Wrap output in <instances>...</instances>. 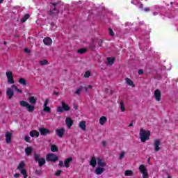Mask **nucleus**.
<instances>
[{
    "label": "nucleus",
    "mask_w": 178,
    "mask_h": 178,
    "mask_svg": "<svg viewBox=\"0 0 178 178\" xmlns=\"http://www.w3.org/2000/svg\"><path fill=\"white\" fill-rule=\"evenodd\" d=\"M148 161H149V159H148Z\"/></svg>",
    "instance_id": "obj_62"
},
{
    "label": "nucleus",
    "mask_w": 178,
    "mask_h": 178,
    "mask_svg": "<svg viewBox=\"0 0 178 178\" xmlns=\"http://www.w3.org/2000/svg\"><path fill=\"white\" fill-rule=\"evenodd\" d=\"M140 141L142 143H145V141H148L149 140V136H151V132L148 130H145L144 129H141L139 133Z\"/></svg>",
    "instance_id": "obj_2"
},
{
    "label": "nucleus",
    "mask_w": 178,
    "mask_h": 178,
    "mask_svg": "<svg viewBox=\"0 0 178 178\" xmlns=\"http://www.w3.org/2000/svg\"><path fill=\"white\" fill-rule=\"evenodd\" d=\"M153 15L154 16H156V15H158V13H154Z\"/></svg>",
    "instance_id": "obj_56"
},
{
    "label": "nucleus",
    "mask_w": 178,
    "mask_h": 178,
    "mask_svg": "<svg viewBox=\"0 0 178 178\" xmlns=\"http://www.w3.org/2000/svg\"><path fill=\"white\" fill-rule=\"evenodd\" d=\"M105 169L104 168L98 167L95 170L96 175H102Z\"/></svg>",
    "instance_id": "obj_24"
},
{
    "label": "nucleus",
    "mask_w": 178,
    "mask_h": 178,
    "mask_svg": "<svg viewBox=\"0 0 178 178\" xmlns=\"http://www.w3.org/2000/svg\"><path fill=\"white\" fill-rule=\"evenodd\" d=\"M65 128L62 127V128H59L56 129V136H58V137H59V138H62V137H63V136H65Z\"/></svg>",
    "instance_id": "obj_6"
},
{
    "label": "nucleus",
    "mask_w": 178,
    "mask_h": 178,
    "mask_svg": "<svg viewBox=\"0 0 178 178\" xmlns=\"http://www.w3.org/2000/svg\"><path fill=\"white\" fill-rule=\"evenodd\" d=\"M58 166H63V161H59Z\"/></svg>",
    "instance_id": "obj_49"
},
{
    "label": "nucleus",
    "mask_w": 178,
    "mask_h": 178,
    "mask_svg": "<svg viewBox=\"0 0 178 178\" xmlns=\"http://www.w3.org/2000/svg\"><path fill=\"white\" fill-rule=\"evenodd\" d=\"M47 161H49L50 162H56V161H58V156L54 154H49L47 156Z\"/></svg>",
    "instance_id": "obj_7"
},
{
    "label": "nucleus",
    "mask_w": 178,
    "mask_h": 178,
    "mask_svg": "<svg viewBox=\"0 0 178 178\" xmlns=\"http://www.w3.org/2000/svg\"><path fill=\"white\" fill-rule=\"evenodd\" d=\"M38 162L40 166H42L43 165H45V159L41 158Z\"/></svg>",
    "instance_id": "obj_36"
},
{
    "label": "nucleus",
    "mask_w": 178,
    "mask_h": 178,
    "mask_svg": "<svg viewBox=\"0 0 178 178\" xmlns=\"http://www.w3.org/2000/svg\"><path fill=\"white\" fill-rule=\"evenodd\" d=\"M63 107L62 106H58L57 107V112H59L60 113H62L63 112Z\"/></svg>",
    "instance_id": "obj_41"
},
{
    "label": "nucleus",
    "mask_w": 178,
    "mask_h": 178,
    "mask_svg": "<svg viewBox=\"0 0 178 178\" xmlns=\"http://www.w3.org/2000/svg\"><path fill=\"white\" fill-rule=\"evenodd\" d=\"M72 161H73V158H72V157L67 158V159L65 161V162H64V166H65V168H69V163H70V162H72Z\"/></svg>",
    "instance_id": "obj_26"
},
{
    "label": "nucleus",
    "mask_w": 178,
    "mask_h": 178,
    "mask_svg": "<svg viewBox=\"0 0 178 178\" xmlns=\"http://www.w3.org/2000/svg\"><path fill=\"white\" fill-rule=\"evenodd\" d=\"M19 105L23 108H26L28 112H34V109H35L34 106L29 104V102L24 100L20 101Z\"/></svg>",
    "instance_id": "obj_3"
},
{
    "label": "nucleus",
    "mask_w": 178,
    "mask_h": 178,
    "mask_svg": "<svg viewBox=\"0 0 178 178\" xmlns=\"http://www.w3.org/2000/svg\"><path fill=\"white\" fill-rule=\"evenodd\" d=\"M29 102H30L31 105H35V104H37V97L31 96L29 98Z\"/></svg>",
    "instance_id": "obj_18"
},
{
    "label": "nucleus",
    "mask_w": 178,
    "mask_h": 178,
    "mask_svg": "<svg viewBox=\"0 0 178 178\" xmlns=\"http://www.w3.org/2000/svg\"><path fill=\"white\" fill-rule=\"evenodd\" d=\"M108 33H109V35H111L112 37H113V35H115V33L113 32V31L112 30V29L109 28L108 29Z\"/></svg>",
    "instance_id": "obj_42"
},
{
    "label": "nucleus",
    "mask_w": 178,
    "mask_h": 178,
    "mask_svg": "<svg viewBox=\"0 0 178 178\" xmlns=\"http://www.w3.org/2000/svg\"><path fill=\"white\" fill-rule=\"evenodd\" d=\"M108 119L105 116L101 117L100 119L99 120V124H101L102 126H104V124H105V123H106Z\"/></svg>",
    "instance_id": "obj_22"
},
{
    "label": "nucleus",
    "mask_w": 178,
    "mask_h": 178,
    "mask_svg": "<svg viewBox=\"0 0 178 178\" xmlns=\"http://www.w3.org/2000/svg\"><path fill=\"white\" fill-rule=\"evenodd\" d=\"M125 81L128 86H131V87H135L134 83L130 79L126 78Z\"/></svg>",
    "instance_id": "obj_27"
},
{
    "label": "nucleus",
    "mask_w": 178,
    "mask_h": 178,
    "mask_svg": "<svg viewBox=\"0 0 178 178\" xmlns=\"http://www.w3.org/2000/svg\"><path fill=\"white\" fill-rule=\"evenodd\" d=\"M29 135L31 137H40V133L35 130L31 131Z\"/></svg>",
    "instance_id": "obj_23"
},
{
    "label": "nucleus",
    "mask_w": 178,
    "mask_h": 178,
    "mask_svg": "<svg viewBox=\"0 0 178 178\" xmlns=\"http://www.w3.org/2000/svg\"><path fill=\"white\" fill-rule=\"evenodd\" d=\"M87 50L86 49H81L78 50V54H86Z\"/></svg>",
    "instance_id": "obj_40"
},
{
    "label": "nucleus",
    "mask_w": 178,
    "mask_h": 178,
    "mask_svg": "<svg viewBox=\"0 0 178 178\" xmlns=\"http://www.w3.org/2000/svg\"><path fill=\"white\" fill-rule=\"evenodd\" d=\"M90 76H91V73L89 71H87L84 74V77L86 79L90 77Z\"/></svg>",
    "instance_id": "obj_43"
},
{
    "label": "nucleus",
    "mask_w": 178,
    "mask_h": 178,
    "mask_svg": "<svg viewBox=\"0 0 178 178\" xmlns=\"http://www.w3.org/2000/svg\"><path fill=\"white\" fill-rule=\"evenodd\" d=\"M133 175H134V173L133 172V170H127L124 172V176H133Z\"/></svg>",
    "instance_id": "obj_31"
},
{
    "label": "nucleus",
    "mask_w": 178,
    "mask_h": 178,
    "mask_svg": "<svg viewBox=\"0 0 178 178\" xmlns=\"http://www.w3.org/2000/svg\"><path fill=\"white\" fill-rule=\"evenodd\" d=\"M53 10L49 11L51 16H54V15H58L59 13V10H56V6L54 4L52 6Z\"/></svg>",
    "instance_id": "obj_17"
},
{
    "label": "nucleus",
    "mask_w": 178,
    "mask_h": 178,
    "mask_svg": "<svg viewBox=\"0 0 178 178\" xmlns=\"http://www.w3.org/2000/svg\"><path fill=\"white\" fill-rule=\"evenodd\" d=\"M15 90L17 94H23V90L22 89H19L17 86L15 85H13L11 88H7L6 95L8 97V99H12L13 98V95H15Z\"/></svg>",
    "instance_id": "obj_1"
},
{
    "label": "nucleus",
    "mask_w": 178,
    "mask_h": 178,
    "mask_svg": "<svg viewBox=\"0 0 178 178\" xmlns=\"http://www.w3.org/2000/svg\"><path fill=\"white\" fill-rule=\"evenodd\" d=\"M125 155H126V152L122 151L118 156L119 161H122V159L124 158Z\"/></svg>",
    "instance_id": "obj_29"
},
{
    "label": "nucleus",
    "mask_w": 178,
    "mask_h": 178,
    "mask_svg": "<svg viewBox=\"0 0 178 178\" xmlns=\"http://www.w3.org/2000/svg\"><path fill=\"white\" fill-rule=\"evenodd\" d=\"M107 60H108V65H113V63H115V58H107Z\"/></svg>",
    "instance_id": "obj_33"
},
{
    "label": "nucleus",
    "mask_w": 178,
    "mask_h": 178,
    "mask_svg": "<svg viewBox=\"0 0 178 178\" xmlns=\"http://www.w3.org/2000/svg\"><path fill=\"white\" fill-rule=\"evenodd\" d=\"M35 173H36L37 175H41V171L36 170V171H35Z\"/></svg>",
    "instance_id": "obj_52"
},
{
    "label": "nucleus",
    "mask_w": 178,
    "mask_h": 178,
    "mask_svg": "<svg viewBox=\"0 0 178 178\" xmlns=\"http://www.w3.org/2000/svg\"><path fill=\"white\" fill-rule=\"evenodd\" d=\"M49 102V99H46L45 101H44V108H43V111L44 112H47V113H49L51 112V108H49V106H48V104Z\"/></svg>",
    "instance_id": "obj_8"
},
{
    "label": "nucleus",
    "mask_w": 178,
    "mask_h": 178,
    "mask_svg": "<svg viewBox=\"0 0 178 178\" xmlns=\"http://www.w3.org/2000/svg\"><path fill=\"white\" fill-rule=\"evenodd\" d=\"M40 65H41V66H44V65H47L48 63V60H42L39 61Z\"/></svg>",
    "instance_id": "obj_39"
},
{
    "label": "nucleus",
    "mask_w": 178,
    "mask_h": 178,
    "mask_svg": "<svg viewBox=\"0 0 178 178\" xmlns=\"http://www.w3.org/2000/svg\"><path fill=\"white\" fill-rule=\"evenodd\" d=\"M33 2H35V3H40V2H41V0H33Z\"/></svg>",
    "instance_id": "obj_50"
},
{
    "label": "nucleus",
    "mask_w": 178,
    "mask_h": 178,
    "mask_svg": "<svg viewBox=\"0 0 178 178\" xmlns=\"http://www.w3.org/2000/svg\"><path fill=\"white\" fill-rule=\"evenodd\" d=\"M3 2V0H0V3H2Z\"/></svg>",
    "instance_id": "obj_57"
},
{
    "label": "nucleus",
    "mask_w": 178,
    "mask_h": 178,
    "mask_svg": "<svg viewBox=\"0 0 178 178\" xmlns=\"http://www.w3.org/2000/svg\"><path fill=\"white\" fill-rule=\"evenodd\" d=\"M81 91H83V86L76 88L74 94H76V95H80V94H81Z\"/></svg>",
    "instance_id": "obj_32"
},
{
    "label": "nucleus",
    "mask_w": 178,
    "mask_h": 178,
    "mask_svg": "<svg viewBox=\"0 0 178 178\" xmlns=\"http://www.w3.org/2000/svg\"><path fill=\"white\" fill-rule=\"evenodd\" d=\"M41 156L40 154H37L35 153L34 159L36 162H38L41 159Z\"/></svg>",
    "instance_id": "obj_38"
},
{
    "label": "nucleus",
    "mask_w": 178,
    "mask_h": 178,
    "mask_svg": "<svg viewBox=\"0 0 178 178\" xmlns=\"http://www.w3.org/2000/svg\"><path fill=\"white\" fill-rule=\"evenodd\" d=\"M61 105L63 111H65V112H69V111H70V107L69 106V105L66 104L65 102H61Z\"/></svg>",
    "instance_id": "obj_19"
},
{
    "label": "nucleus",
    "mask_w": 178,
    "mask_h": 178,
    "mask_svg": "<svg viewBox=\"0 0 178 178\" xmlns=\"http://www.w3.org/2000/svg\"><path fill=\"white\" fill-rule=\"evenodd\" d=\"M24 52H26V54H30V49L28 48L24 49Z\"/></svg>",
    "instance_id": "obj_47"
},
{
    "label": "nucleus",
    "mask_w": 178,
    "mask_h": 178,
    "mask_svg": "<svg viewBox=\"0 0 178 178\" xmlns=\"http://www.w3.org/2000/svg\"><path fill=\"white\" fill-rule=\"evenodd\" d=\"M19 84H22V86L27 85V81H26V79H24V78H20L19 79Z\"/></svg>",
    "instance_id": "obj_30"
},
{
    "label": "nucleus",
    "mask_w": 178,
    "mask_h": 178,
    "mask_svg": "<svg viewBox=\"0 0 178 178\" xmlns=\"http://www.w3.org/2000/svg\"><path fill=\"white\" fill-rule=\"evenodd\" d=\"M51 151L52 152H58V147L56 145H52L51 146Z\"/></svg>",
    "instance_id": "obj_35"
},
{
    "label": "nucleus",
    "mask_w": 178,
    "mask_h": 178,
    "mask_svg": "<svg viewBox=\"0 0 178 178\" xmlns=\"http://www.w3.org/2000/svg\"><path fill=\"white\" fill-rule=\"evenodd\" d=\"M30 17V15L29 14H26L23 18L22 19L21 22L22 23H25V22L27 20V19H29Z\"/></svg>",
    "instance_id": "obj_37"
},
{
    "label": "nucleus",
    "mask_w": 178,
    "mask_h": 178,
    "mask_svg": "<svg viewBox=\"0 0 178 178\" xmlns=\"http://www.w3.org/2000/svg\"><path fill=\"white\" fill-rule=\"evenodd\" d=\"M167 178H172V177H168Z\"/></svg>",
    "instance_id": "obj_59"
},
{
    "label": "nucleus",
    "mask_w": 178,
    "mask_h": 178,
    "mask_svg": "<svg viewBox=\"0 0 178 178\" xmlns=\"http://www.w3.org/2000/svg\"><path fill=\"white\" fill-rule=\"evenodd\" d=\"M4 44H6V42H5Z\"/></svg>",
    "instance_id": "obj_60"
},
{
    "label": "nucleus",
    "mask_w": 178,
    "mask_h": 178,
    "mask_svg": "<svg viewBox=\"0 0 178 178\" xmlns=\"http://www.w3.org/2000/svg\"><path fill=\"white\" fill-rule=\"evenodd\" d=\"M24 140H25V141H26V143H30V136H24Z\"/></svg>",
    "instance_id": "obj_44"
},
{
    "label": "nucleus",
    "mask_w": 178,
    "mask_h": 178,
    "mask_svg": "<svg viewBox=\"0 0 178 178\" xmlns=\"http://www.w3.org/2000/svg\"><path fill=\"white\" fill-rule=\"evenodd\" d=\"M132 126H133V122H131V123L129 124V127H132Z\"/></svg>",
    "instance_id": "obj_54"
},
{
    "label": "nucleus",
    "mask_w": 178,
    "mask_h": 178,
    "mask_svg": "<svg viewBox=\"0 0 178 178\" xmlns=\"http://www.w3.org/2000/svg\"><path fill=\"white\" fill-rule=\"evenodd\" d=\"M6 76L8 79V84H15V79H13V73L10 71H8L6 72Z\"/></svg>",
    "instance_id": "obj_5"
},
{
    "label": "nucleus",
    "mask_w": 178,
    "mask_h": 178,
    "mask_svg": "<svg viewBox=\"0 0 178 178\" xmlns=\"http://www.w3.org/2000/svg\"><path fill=\"white\" fill-rule=\"evenodd\" d=\"M97 161L99 168H105V166H106V163H105V161L102 159L98 157L97 158Z\"/></svg>",
    "instance_id": "obj_10"
},
{
    "label": "nucleus",
    "mask_w": 178,
    "mask_h": 178,
    "mask_svg": "<svg viewBox=\"0 0 178 178\" xmlns=\"http://www.w3.org/2000/svg\"><path fill=\"white\" fill-rule=\"evenodd\" d=\"M86 91H87V88L86 89Z\"/></svg>",
    "instance_id": "obj_61"
},
{
    "label": "nucleus",
    "mask_w": 178,
    "mask_h": 178,
    "mask_svg": "<svg viewBox=\"0 0 178 178\" xmlns=\"http://www.w3.org/2000/svg\"><path fill=\"white\" fill-rule=\"evenodd\" d=\"M6 142L7 144H10V143H12V133L7 132L6 134Z\"/></svg>",
    "instance_id": "obj_14"
},
{
    "label": "nucleus",
    "mask_w": 178,
    "mask_h": 178,
    "mask_svg": "<svg viewBox=\"0 0 178 178\" xmlns=\"http://www.w3.org/2000/svg\"><path fill=\"white\" fill-rule=\"evenodd\" d=\"M60 173H62V170H59L55 173V176H60Z\"/></svg>",
    "instance_id": "obj_45"
},
{
    "label": "nucleus",
    "mask_w": 178,
    "mask_h": 178,
    "mask_svg": "<svg viewBox=\"0 0 178 178\" xmlns=\"http://www.w3.org/2000/svg\"><path fill=\"white\" fill-rule=\"evenodd\" d=\"M139 170L143 175V178H148V170L145 165L142 164L139 166Z\"/></svg>",
    "instance_id": "obj_4"
},
{
    "label": "nucleus",
    "mask_w": 178,
    "mask_h": 178,
    "mask_svg": "<svg viewBox=\"0 0 178 178\" xmlns=\"http://www.w3.org/2000/svg\"><path fill=\"white\" fill-rule=\"evenodd\" d=\"M120 105L121 112H124V111H126V107L124 106V103H123V102H120Z\"/></svg>",
    "instance_id": "obj_34"
},
{
    "label": "nucleus",
    "mask_w": 178,
    "mask_h": 178,
    "mask_svg": "<svg viewBox=\"0 0 178 178\" xmlns=\"http://www.w3.org/2000/svg\"><path fill=\"white\" fill-rule=\"evenodd\" d=\"M88 88H92V86L89 85V86H88Z\"/></svg>",
    "instance_id": "obj_55"
},
{
    "label": "nucleus",
    "mask_w": 178,
    "mask_h": 178,
    "mask_svg": "<svg viewBox=\"0 0 178 178\" xmlns=\"http://www.w3.org/2000/svg\"><path fill=\"white\" fill-rule=\"evenodd\" d=\"M154 151L156 152H158V151L161 149V147H159V145H161V140H159V139H156L154 140Z\"/></svg>",
    "instance_id": "obj_9"
},
{
    "label": "nucleus",
    "mask_w": 178,
    "mask_h": 178,
    "mask_svg": "<svg viewBox=\"0 0 178 178\" xmlns=\"http://www.w3.org/2000/svg\"><path fill=\"white\" fill-rule=\"evenodd\" d=\"M138 73V74H143V73H144V72L143 71V70H139Z\"/></svg>",
    "instance_id": "obj_48"
},
{
    "label": "nucleus",
    "mask_w": 178,
    "mask_h": 178,
    "mask_svg": "<svg viewBox=\"0 0 178 178\" xmlns=\"http://www.w3.org/2000/svg\"><path fill=\"white\" fill-rule=\"evenodd\" d=\"M149 10H150L149 8H146L144 9L145 12H149Z\"/></svg>",
    "instance_id": "obj_51"
},
{
    "label": "nucleus",
    "mask_w": 178,
    "mask_h": 178,
    "mask_svg": "<svg viewBox=\"0 0 178 178\" xmlns=\"http://www.w3.org/2000/svg\"><path fill=\"white\" fill-rule=\"evenodd\" d=\"M131 3L138 6L139 9H142V10H144V8H143V3L138 2V0H132Z\"/></svg>",
    "instance_id": "obj_15"
},
{
    "label": "nucleus",
    "mask_w": 178,
    "mask_h": 178,
    "mask_svg": "<svg viewBox=\"0 0 178 178\" xmlns=\"http://www.w3.org/2000/svg\"><path fill=\"white\" fill-rule=\"evenodd\" d=\"M19 177H20V174L19 173H16L15 175H14L15 178H19Z\"/></svg>",
    "instance_id": "obj_46"
},
{
    "label": "nucleus",
    "mask_w": 178,
    "mask_h": 178,
    "mask_svg": "<svg viewBox=\"0 0 178 178\" xmlns=\"http://www.w3.org/2000/svg\"><path fill=\"white\" fill-rule=\"evenodd\" d=\"M90 165V166H92V168H95V166H97V159L95 156L91 157Z\"/></svg>",
    "instance_id": "obj_20"
},
{
    "label": "nucleus",
    "mask_w": 178,
    "mask_h": 178,
    "mask_svg": "<svg viewBox=\"0 0 178 178\" xmlns=\"http://www.w3.org/2000/svg\"><path fill=\"white\" fill-rule=\"evenodd\" d=\"M161 90H159V89H157L154 91V98L156 99V101H161Z\"/></svg>",
    "instance_id": "obj_11"
},
{
    "label": "nucleus",
    "mask_w": 178,
    "mask_h": 178,
    "mask_svg": "<svg viewBox=\"0 0 178 178\" xmlns=\"http://www.w3.org/2000/svg\"><path fill=\"white\" fill-rule=\"evenodd\" d=\"M39 131L41 134V136H46L47 134H49V130L47 129V128H40Z\"/></svg>",
    "instance_id": "obj_16"
},
{
    "label": "nucleus",
    "mask_w": 178,
    "mask_h": 178,
    "mask_svg": "<svg viewBox=\"0 0 178 178\" xmlns=\"http://www.w3.org/2000/svg\"><path fill=\"white\" fill-rule=\"evenodd\" d=\"M65 124L68 129H71V127L73 126V120H72L70 118H67L65 119Z\"/></svg>",
    "instance_id": "obj_12"
},
{
    "label": "nucleus",
    "mask_w": 178,
    "mask_h": 178,
    "mask_svg": "<svg viewBox=\"0 0 178 178\" xmlns=\"http://www.w3.org/2000/svg\"><path fill=\"white\" fill-rule=\"evenodd\" d=\"M74 109H77V106H74Z\"/></svg>",
    "instance_id": "obj_58"
},
{
    "label": "nucleus",
    "mask_w": 178,
    "mask_h": 178,
    "mask_svg": "<svg viewBox=\"0 0 178 178\" xmlns=\"http://www.w3.org/2000/svg\"><path fill=\"white\" fill-rule=\"evenodd\" d=\"M79 128L81 130H83V131H86V129L87 128V125H86V121H81L79 122Z\"/></svg>",
    "instance_id": "obj_21"
},
{
    "label": "nucleus",
    "mask_w": 178,
    "mask_h": 178,
    "mask_svg": "<svg viewBox=\"0 0 178 178\" xmlns=\"http://www.w3.org/2000/svg\"><path fill=\"white\" fill-rule=\"evenodd\" d=\"M31 152H33V148L31 147H28L25 149V154H26L27 156H30V155H31Z\"/></svg>",
    "instance_id": "obj_25"
},
{
    "label": "nucleus",
    "mask_w": 178,
    "mask_h": 178,
    "mask_svg": "<svg viewBox=\"0 0 178 178\" xmlns=\"http://www.w3.org/2000/svg\"><path fill=\"white\" fill-rule=\"evenodd\" d=\"M102 145H103L104 147H105V145H106V143L105 141H103V142L102 143Z\"/></svg>",
    "instance_id": "obj_53"
},
{
    "label": "nucleus",
    "mask_w": 178,
    "mask_h": 178,
    "mask_svg": "<svg viewBox=\"0 0 178 178\" xmlns=\"http://www.w3.org/2000/svg\"><path fill=\"white\" fill-rule=\"evenodd\" d=\"M43 43L47 46L52 45V39L49 37H46L43 40Z\"/></svg>",
    "instance_id": "obj_13"
},
{
    "label": "nucleus",
    "mask_w": 178,
    "mask_h": 178,
    "mask_svg": "<svg viewBox=\"0 0 178 178\" xmlns=\"http://www.w3.org/2000/svg\"><path fill=\"white\" fill-rule=\"evenodd\" d=\"M25 165L26 164H24V161H21L19 165L17 166V169L18 170H24L23 168H24Z\"/></svg>",
    "instance_id": "obj_28"
}]
</instances>
